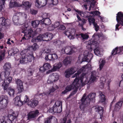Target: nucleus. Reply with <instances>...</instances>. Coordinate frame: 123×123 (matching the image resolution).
<instances>
[{
    "label": "nucleus",
    "instance_id": "nucleus-1",
    "mask_svg": "<svg viewBox=\"0 0 123 123\" xmlns=\"http://www.w3.org/2000/svg\"><path fill=\"white\" fill-rule=\"evenodd\" d=\"M96 96L95 93H91L86 97V95L84 94L80 100L81 103L80 106V109L84 110L85 107L89 104L90 101L95 100Z\"/></svg>",
    "mask_w": 123,
    "mask_h": 123
},
{
    "label": "nucleus",
    "instance_id": "nucleus-2",
    "mask_svg": "<svg viewBox=\"0 0 123 123\" xmlns=\"http://www.w3.org/2000/svg\"><path fill=\"white\" fill-rule=\"evenodd\" d=\"M10 74L9 73H5V79L3 80L1 77V74H0V84L2 86L4 91H7L9 84L12 81V78L10 76H9Z\"/></svg>",
    "mask_w": 123,
    "mask_h": 123
},
{
    "label": "nucleus",
    "instance_id": "nucleus-3",
    "mask_svg": "<svg viewBox=\"0 0 123 123\" xmlns=\"http://www.w3.org/2000/svg\"><path fill=\"white\" fill-rule=\"evenodd\" d=\"M27 27H25L24 25L22 27V32L24 33V35L21 41V42H22L23 40L29 39L31 37L33 38L35 36V32H33L32 30L30 29L27 30Z\"/></svg>",
    "mask_w": 123,
    "mask_h": 123
},
{
    "label": "nucleus",
    "instance_id": "nucleus-4",
    "mask_svg": "<svg viewBox=\"0 0 123 123\" xmlns=\"http://www.w3.org/2000/svg\"><path fill=\"white\" fill-rule=\"evenodd\" d=\"M99 45L98 42L92 40L89 41L87 48L90 51H92V49L95 48L94 49V52L95 55H98L100 54V52L99 48L98 47Z\"/></svg>",
    "mask_w": 123,
    "mask_h": 123
},
{
    "label": "nucleus",
    "instance_id": "nucleus-5",
    "mask_svg": "<svg viewBox=\"0 0 123 123\" xmlns=\"http://www.w3.org/2000/svg\"><path fill=\"white\" fill-rule=\"evenodd\" d=\"M82 78H80V80L76 78L74 79L72 85H71L67 86L66 87L65 89L68 92L71 91L72 88L73 89L75 88V91H77L80 86V82L81 83L82 81Z\"/></svg>",
    "mask_w": 123,
    "mask_h": 123
},
{
    "label": "nucleus",
    "instance_id": "nucleus-6",
    "mask_svg": "<svg viewBox=\"0 0 123 123\" xmlns=\"http://www.w3.org/2000/svg\"><path fill=\"white\" fill-rule=\"evenodd\" d=\"M116 20L117 23L116 25L115 30L118 31L120 27V24L123 26V13L121 12H118L117 14Z\"/></svg>",
    "mask_w": 123,
    "mask_h": 123
},
{
    "label": "nucleus",
    "instance_id": "nucleus-7",
    "mask_svg": "<svg viewBox=\"0 0 123 123\" xmlns=\"http://www.w3.org/2000/svg\"><path fill=\"white\" fill-rule=\"evenodd\" d=\"M8 97L6 95H2L0 97V111L7 105Z\"/></svg>",
    "mask_w": 123,
    "mask_h": 123
},
{
    "label": "nucleus",
    "instance_id": "nucleus-8",
    "mask_svg": "<svg viewBox=\"0 0 123 123\" xmlns=\"http://www.w3.org/2000/svg\"><path fill=\"white\" fill-rule=\"evenodd\" d=\"M24 15L25 17L26 16L25 13L19 12H17L16 15H14L12 18V20L15 24L18 25L19 21V17L23 16Z\"/></svg>",
    "mask_w": 123,
    "mask_h": 123
},
{
    "label": "nucleus",
    "instance_id": "nucleus-9",
    "mask_svg": "<svg viewBox=\"0 0 123 123\" xmlns=\"http://www.w3.org/2000/svg\"><path fill=\"white\" fill-rule=\"evenodd\" d=\"M15 82L17 84V88L18 92L19 93H21L24 90L23 86V82L21 80L17 79L16 80Z\"/></svg>",
    "mask_w": 123,
    "mask_h": 123
},
{
    "label": "nucleus",
    "instance_id": "nucleus-10",
    "mask_svg": "<svg viewBox=\"0 0 123 123\" xmlns=\"http://www.w3.org/2000/svg\"><path fill=\"white\" fill-rule=\"evenodd\" d=\"M76 48L74 47L68 46L64 47L62 49V51L64 50V53L67 55H70L75 51Z\"/></svg>",
    "mask_w": 123,
    "mask_h": 123
},
{
    "label": "nucleus",
    "instance_id": "nucleus-11",
    "mask_svg": "<svg viewBox=\"0 0 123 123\" xmlns=\"http://www.w3.org/2000/svg\"><path fill=\"white\" fill-rule=\"evenodd\" d=\"M55 106H54V113H60L62 111V103L60 101H57L55 103Z\"/></svg>",
    "mask_w": 123,
    "mask_h": 123
},
{
    "label": "nucleus",
    "instance_id": "nucleus-12",
    "mask_svg": "<svg viewBox=\"0 0 123 123\" xmlns=\"http://www.w3.org/2000/svg\"><path fill=\"white\" fill-rule=\"evenodd\" d=\"M47 2V0H36V5L37 7L40 8L45 6Z\"/></svg>",
    "mask_w": 123,
    "mask_h": 123
},
{
    "label": "nucleus",
    "instance_id": "nucleus-13",
    "mask_svg": "<svg viewBox=\"0 0 123 123\" xmlns=\"http://www.w3.org/2000/svg\"><path fill=\"white\" fill-rule=\"evenodd\" d=\"M74 67H72L69 68L65 71V74L66 77L69 78L71 75L74 74L75 72Z\"/></svg>",
    "mask_w": 123,
    "mask_h": 123
},
{
    "label": "nucleus",
    "instance_id": "nucleus-14",
    "mask_svg": "<svg viewBox=\"0 0 123 123\" xmlns=\"http://www.w3.org/2000/svg\"><path fill=\"white\" fill-rule=\"evenodd\" d=\"M117 54L120 55L123 54V47L119 48L117 47L113 50L111 55H114Z\"/></svg>",
    "mask_w": 123,
    "mask_h": 123
},
{
    "label": "nucleus",
    "instance_id": "nucleus-15",
    "mask_svg": "<svg viewBox=\"0 0 123 123\" xmlns=\"http://www.w3.org/2000/svg\"><path fill=\"white\" fill-rule=\"evenodd\" d=\"M38 103V101L37 100L34 98L31 99L30 101L28 102L27 105L31 107L34 108L37 105Z\"/></svg>",
    "mask_w": 123,
    "mask_h": 123
},
{
    "label": "nucleus",
    "instance_id": "nucleus-16",
    "mask_svg": "<svg viewBox=\"0 0 123 123\" xmlns=\"http://www.w3.org/2000/svg\"><path fill=\"white\" fill-rule=\"evenodd\" d=\"M84 58L82 59L83 61L87 62H89L91 61L92 58L93 57V55L91 53H89V52H87V55H85L84 54Z\"/></svg>",
    "mask_w": 123,
    "mask_h": 123
},
{
    "label": "nucleus",
    "instance_id": "nucleus-17",
    "mask_svg": "<svg viewBox=\"0 0 123 123\" xmlns=\"http://www.w3.org/2000/svg\"><path fill=\"white\" fill-rule=\"evenodd\" d=\"M39 113L38 111L37 110L29 113L27 115L28 119H30L35 117L38 115Z\"/></svg>",
    "mask_w": 123,
    "mask_h": 123
},
{
    "label": "nucleus",
    "instance_id": "nucleus-18",
    "mask_svg": "<svg viewBox=\"0 0 123 123\" xmlns=\"http://www.w3.org/2000/svg\"><path fill=\"white\" fill-rule=\"evenodd\" d=\"M18 115V114L17 112H13L11 115H9L8 116V118L13 122H16V119Z\"/></svg>",
    "mask_w": 123,
    "mask_h": 123
},
{
    "label": "nucleus",
    "instance_id": "nucleus-19",
    "mask_svg": "<svg viewBox=\"0 0 123 123\" xmlns=\"http://www.w3.org/2000/svg\"><path fill=\"white\" fill-rule=\"evenodd\" d=\"M26 58L27 62H31L33 60H34L35 57L34 56L33 52L30 51L27 54Z\"/></svg>",
    "mask_w": 123,
    "mask_h": 123
},
{
    "label": "nucleus",
    "instance_id": "nucleus-20",
    "mask_svg": "<svg viewBox=\"0 0 123 123\" xmlns=\"http://www.w3.org/2000/svg\"><path fill=\"white\" fill-rule=\"evenodd\" d=\"M81 73V72H79V71H78L77 73H76L74 75L73 77H76L75 79L76 78H77V79H79V80H80V78H82V81L81 83L80 82L79 83H80V86L81 85V86H83L84 83L83 82V79L84 78V76L85 75V74H83L81 75L80 77H78V78L77 77L79 76V75Z\"/></svg>",
    "mask_w": 123,
    "mask_h": 123
},
{
    "label": "nucleus",
    "instance_id": "nucleus-21",
    "mask_svg": "<svg viewBox=\"0 0 123 123\" xmlns=\"http://www.w3.org/2000/svg\"><path fill=\"white\" fill-rule=\"evenodd\" d=\"M44 34L42 35L40 34L37 37L33 38L31 40V41L32 42H34L40 41L42 40L44 41Z\"/></svg>",
    "mask_w": 123,
    "mask_h": 123
},
{
    "label": "nucleus",
    "instance_id": "nucleus-22",
    "mask_svg": "<svg viewBox=\"0 0 123 123\" xmlns=\"http://www.w3.org/2000/svg\"><path fill=\"white\" fill-rule=\"evenodd\" d=\"M16 1V0H11L9 4V7L10 8L15 6L22 7V5L18 3Z\"/></svg>",
    "mask_w": 123,
    "mask_h": 123
},
{
    "label": "nucleus",
    "instance_id": "nucleus-23",
    "mask_svg": "<svg viewBox=\"0 0 123 123\" xmlns=\"http://www.w3.org/2000/svg\"><path fill=\"white\" fill-rule=\"evenodd\" d=\"M3 68L5 70V73H9L10 72V69L11 68V64L8 62H6L4 65Z\"/></svg>",
    "mask_w": 123,
    "mask_h": 123
},
{
    "label": "nucleus",
    "instance_id": "nucleus-24",
    "mask_svg": "<svg viewBox=\"0 0 123 123\" xmlns=\"http://www.w3.org/2000/svg\"><path fill=\"white\" fill-rule=\"evenodd\" d=\"M44 41H48L51 40L53 38V34L51 33H46L44 34Z\"/></svg>",
    "mask_w": 123,
    "mask_h": 123
},
{
    "label": "nucleus",
    "instance_id": "nucleus-25",
    "mask_svg": "<svg viewBox=\"0 0 123 123\" xmlns=\"http://www.w3.org/2000/svg\"><path fill=\"white\" fill-rule=\"evenodd\" d=\"M14 104L18 106H20L22 105V102L20 99V97L18 96H17L14 99Z\"/></svg>",
    "mask_w": 123,
    "mask_h": 123
},
{
    "label": "nucleus",
    "instance_id": "nucleus-26",
    "mask_svg": "<svg viewBox=\"0 0 123 123\" xmlns=\"http://www.w3.org/2000/svg\"><path fill=\"white\" fill-rule=\"evenodd\" d=\"M54 92V87L53 86L52 87L49 89V90L46 92L41 93L39 94V96L42 95H43L44 94V95L47 96H51L52 94H53V93Z\"/></svg>",
    "mask_w": 123,
    "mask_h": 123
},
{
    "label": "nucleus",
    "instance_id": "nucleus-27",
    "mask_svg": "<svg viewBox=\"0 0 123 123\" xmlns=\"http://www.w3.org/2000/svg\"><path fill=\"white\" fill-rule=\"evenodd\" d=\"M123 103V98H120V100L115 105V109L116 111H118L121 108Z\"/></svg>",
    "mask_w": 123,
    "mask_h": 123
},
{
    "label": "nucleus",
    "instance_id": "nucleus-28",
    "mask_svg": "<svg viewBox=\"0 0 123 123\" xmlns=\"http://www.w3.org/2000/svg\"><path fill=\"white\" fill-rule=\"evenodd\" d=\"M40 22L41 24H44L45 25H50L51 23V20L49 18L42 19L40 21Z\"/></svg>",
    "mask_w": 123,
    "mask_h": 123
},
{
    "label": "nucleus",
    "instance_id": "nucleus-29",
    "mask_svg": "<svg viewBox=\"0 0 123 123\" xmlns=\"http://www.w3.org/2000/svg\"><path fill=\"white\" fill-rule=\"evenodd\" d=\"M71 61V57L67 56L65 58L63 61V63L64 65L66 66L70 64Z\"/></svg>",
    "mask_w": 123,
    "mask_h": 123
},
{
    "label": "nucleus",
    "instance_id": "nucleus-30",
    "mask_svg": "<svg viewBox=\"0 0 123 123\" xmlns=\"http://www.w3.org/2000/svg\"><path fill=\"white\" fill-rule=\"evenodd\" d=\"M96 109H97L98 112L100 115V118H102L103 116L104 110L103 107L100 106H98L96 107Z\"/></svg>",
    "mask_w": 123,
    "mask_h": 123
},
{
    "label": "nucleus",
    "instance_id": "nucleus-31",
    "mask_svg": "<svg viewBox=\"0 0 123 123\" xmlns=\"http://www.w3.org/2000/svg\"><path fill=\"white\" fill-rule=\"evenodd\" d=\"M7 20L4 18H0V26H5L7 25Z\"/></svg>",
    "mask_w": 123,
    "mask_h": 123
},
{
    "label": "nucleus",
    "instance_id": "nucleus-32",
    "mask_svg": "<svg viewBox=\"0 0 123 123\" xmlns=\"http://www.w3.org/2000/svg\"><path fill=\"white\" fill-rule=\"evenodd\" d=\"M38 47V46L36 43H34L31 46L28 47V50H31V51L32 52L36 50L37 49Z\"/></svg>",
    "mask_w": 123,
    "mask_h": 123
},
{
    "label": "nucleus",
    "instance_id": "nucleus-33",
    "mask_svg": "<svg viewBox=\"0 0 123 123\" xmlns=\"http://www.w3.org/2000/svg\"><path fill=\"white\" fill-rule=\"evenodd\" d=\"M26 54H24L22 55V57L20 61V63L25 64L27 62V61L26 58Z\"/></svg>",
    "mask_w": 123,
    "mask_h": 123
},
{
    "label": "nucleus",
    "instance_id": "nucleus-34",
    "mask_svg": "<svg viewBox=\"0 0 123 123\" xmlns=\"http://www.w3.org/2000/svg\"><path fill=\"white\" fill-rule=\"evenodd\" d=\"M6 91L8 92V93L10 96H14L15 92L14 90L10 87H8L7 89V91H4V92Z\"/></svg>",
    "mask_w": 123,
    "mask_h": 123
},
{
    "label": "nucleus",
    "instance_id": "nucleus-35",
    "mask_svg": "<svg viewBox=\"0 0 123 123\" xmlns=\"http://www.w3.org/2000/svg\"><path fill=\"white\" fill-rule=\"evenodd\" d=\"M41 23L40 21L38 20H36L32 21L31 22V25L33 27L36 28L37 27L40 23Z\"/></svg>",
    "mask_w": 123,
    "mask_h": 123
},
{
    "label": "nucleus",
    "instance_id": "nucleus-36",
    "mask_svg": "<svg viewBox=\"0 0 123 123\" xmlns=\"http://www.w3.org/2000/svg\"><path fill=\"white\" fill-rule=\"evenodd\" d=\"M6 50L4 49L3 50H0L1 54L0 55V61H1L4 59L5 55Z\"/></svg>",
    "mask_w": 123,
    "mask_h": 123
},
{
    "label": "nucleus",
    "instance_id": "nucleus-37",
    "mask_svg": "<svg viewBox=\"0 0 123 123\" xmlns=\"http://www.w3.org/2000/svg\"><path fill=\"white\" fill-rule=\"evenodd\" d=\"M53 74V73L52 74V75L49 76V79L47 81V82L48 83L51 84L53 83V82L54 81V75Z\"/></svg>",
    "mask_w": 123,
    "mask_h": 123
},
{
    "label": "nucleus",
    "instance_id": "nucleus-38",
    "mask_svg": "<svg viewBox=\"0 0 123 123\" xmlns=\"http://www.w3.org/2000/svg\"><path fill=\"white\" fill-rule=\"evenodd\" d=\"M99 95L100 96V101L102 102H105L106 100L105 95L103 94L102 92L99 91Z\"/></svg>",
    "mask_w": 123,
    "mask_h": 123
},
{
    "label": "nucleus",
    "instance_id": "nucleus-39",
    "mask_svg": "<svg viewBox=\"0 0 123 123\" xmlns=\"http://www.w3.org/2000/svg\"><path fill=\"white\" fill-rule=\"evenodd\" d=\"M22 6H24L26 9L29 8L31 6V5L30 4L29 2L28 1L23 2L22 3Z\"/></svg>",
    "mask_w": 123,
    "mask_h": 123
},
{
    "label": "nucleus",
    "instance_id": "nucleus-40",
    "mask_svg": "<svg viewBox=\"0 0 123 123\" xmlns=\"http://www.w3.org/2000/svg\"><path fill=\"white\" fill-rule=\"evenodd\" d=\"M97 77L96 72L95 71H93L92 73L91 78L92 81H94L96 79Z\"/></svg>",
    "mask_w": 123,
    "mask_h": 123
},
{
    "label": "nucleus",
    "instance_id": "nucleus-41",
    "mask_svg": "<svg viewBox=\"0 0 123 123\" xmlns=\"http://www.w3.org/2000/svg\"><path fill=\"white\" fill-rule=\"evenodd\" d=\"M47 55H46V56L45 57V60L47 61L51 60L53 59V54H50V53H48Z\"/></svg>",
    "mask_w": 123,
    "mask_h": 123
},
{
    "label": "nucleus",
    "instance_id": "nucleus-42",
    "mask_svg": "<svg viewBox=\"0 0 123 123\" xmlns=\"http://www.w3.org/2000/svg\"><path fill=\"white\" fill-rule=\"evenodd\" d=\"M62 66V62H59L56 66H54V71H56V69H59Z\"/></svg>",
    "mask_w": 123,
    "mask_h": 123
},
{
    "label": "nucleus",
    "instance_id": "nucleus-43",
    "mask_svg": "<svg viewBox=\"0 0 123 123\" xmlns=\"http://www.w3.org/2000/svg\"><path fill=\"white\" fill-rule=\"evenodd\" d=\"M5 3V0H0V11H1L3 8V6Z\"/></svg>",
    "mask_w": 123,
    "mask_h": 123
},
{
    "label": "nucleus",
    "instance_id": "nucleus-44",
    "mask_svg": "<svg viewBox=\"0 0 123 123\" xmlns=\"http://www.w3.org/2000/svg\"><path fill=\"white\" fill-rule=\"evenodd\" d=\"M88 21L89 22L90 25H91V24H92L93 25L94 23H95V18H88Z\"/></svg>",
    "mask_w": 123,
    "mask_h": 123
},
{
    "label": "nucleus",
    "instance_id": "nucleus-45",
    "mask_svg": "<svg viewBox=\"0 0 123 123\" xmlns=\"http://www.w3.org/2000/svg\"><path fill=\"white\" fill-rule=\"evenodd\" d=\"M53 117L51 116L49 117L48 118H47L46 120H45L44 123H51Z\"/></svg>",
    "mask_w": 123,
    "mask_h": 123
},
{
    "label": "nucleus",
    "instance_id": "nucleus-46",
    "mask_svg": "<svg viewBox=\"0 0 123 123\" xmlns=\"http://www.w3.org/2000/svg\"><path fill=\"white\" fill-rule=\"evenodd\" d=\"M43 66L46 70L48 69L51 67L50 64L49 63H44Z\"/></svg>",
    "mask_w": 123,
    "mask_h": 123
},
{
    "label": "nucleus",
    "instance_id": "nucleus-47",
    "mask_svg": "<svg viewBox=\"0 0 123 123\" xmlns=\"http://www.w3.org/2000/svg\"><path fill=\"white\" fill-rule=\"evenodd\" d=\"M105 62V60H102L101 62L99 65V70H101L102 69L104 65Z\"/></svg>",
    "mask_w": 123,
    "mask_h": 123
},
{
    "label": "nucleus",
    "instance_id": "nucleus-48",
    "mask_svg": "<svg viewBox=\"0 0 123 123\" xmlns=\"http://www.w3.org/2000/svg\"><path fill=\"white\" fill-rule=\"evenodd\" d=\"M80 35L83 39H87L89 37L88 35L86 34L81 33L80 34Z\"/></svg>",
    "mask_w": 123,
    "mask_h": 123
},
{
    "label": "nucleus",
    "instance_id": "nucleus-49",
    "mask_svg": "<svg viewBox=\"0 0 123 123\" xmlns=\"http://www.w3.org/2000/svg\"><path fill=\"white\" fill-rule=\"evenodd\" d=\"M49 14L46 13H43L42 15V17L43 18V19H44L49 18Z\"/></svg>",
    "mask_w": 123,
    "mask_h": 123
},
{
    "label": "nucleus",
    "instance_id": "nucleus-50",
    "mask_svg": "<svg viewBox=\"0 0 123 123\" xmlns=\"http://www.w3.org/2000/svg\"><path fill=\"white\" fill-rule=\"evenodd\" d=\"M72 32V31H71L70 32L69 31H64V33L65 34L66 36H67L68 37H69L70 36V35H71V34H72L71 33Z\"/></svg>",
    "mask_w": 123,
    "mask_h": 123
},
{
    "label": "nucleus",
    "instance_id": "nucleus-51",
    "mask_svg": "<svg viewBox=\"0 0 123 123\" xmlns=\"http://www.w3.org/2000/svg\"><path fill=\"white\" fill-rule=\"evenodd\" d=\"M93 27L95 28V30L96 31H97L99 30V27L98 25L96 23H94L93 25Z\"/></svg>",
    "mask_w": 123,
    "mask_h": 123
},
{
    "label": "nucleus",
    "instance_id": "nucleus-52",
    "mask_svg": "<svg viewBox=\"0 0 123 123\" xmlns=\"http://www.w3.org/2000/svg\"><path fill=\"white\" fill-rule=\"evenodd\" d=\"M91 13L94 15H100L101 14L100 12H99V11H98L92 12Z\"/></svg>",
    "mask_w": 123,
    "mask_h": 123
},
{
    "label": "nucleus",
    "instance_id": "nucleus-53",
    "mask_svg": "<svg viewBox=\"0 0 123 123\" xmlns=\"http://www.w3.org/2000/svg\"><path fill=\"white\" fill-rule=\"evenodd\" d=\"M37 11L33 9H31L30 12L32 15H35L37 13Z\"/></svg>",
    "mask_w": 123,
    "mask_h": 123
},
{
    "label": "nucleus",
    "instance_id": "nucleus-54",
    "mask_svg": "<svg viewBox=\"0 0 123 123\" xmlns=\"http://www.w3.org/2000/svg\"><path fill=\"white\" fill-rule=\"evenodd\" d=\"M50 50L49 49H44L42 50L41 52L42 53H48L49 52Z\"/></svg>",
    "mask_w": 123,
    "mask_h": 123
},
{
    "label": "nucleus",
    "instance_id": "nucleus-55",
    "mask_svg": "<svg viewBox=\"0 0 123 123\" xmlns=\"http://www.w3.org/2000/svg\"><path fill=\"white\" fill-rule=\"evenodd\" d=\"M60 24V21H58L55 22L54 23V28H57L58 27Z\"/></svg>",
    "mask_w": 123,
    "mask_h": 123
},
{
    "label": "nucleus",
    "instance_id": "nucleus-56",
    "mask_svg": "<svg viewBox=\"0 0 123 123\" xmlns=\"http://www.w3.org/2000/svg\"><path fill=\"white\" fill-rule=\"evenodd\" d=\"M39 70L41 72H43L45 71L46 70L45 68L44 67V66H43L42 67L40 68L39 69Z\"/></svg>",
    "mask_w": 123,
    "mask_h": 123
},
{
    "label": "nucleus",
    "instance_id": "nucleus-57",
    "mask_svg": "<svg viewBox=\"0 0 123 123\" xmlns=\"http://www.w3.org/2000/svg\"><path fill=\"white\" fill-rule=\"evenodd\" d=\"M5 120V117L4 116H1L0 117V123H4Z\"/></svg>",
    "mask_w": 123,
    "mask_h": 123
},
{
    "label": "nucleus",
    "instance_id": "nucleus-58",
    "mask_svg": "<svg viewBox=\"0 0 123 123\" xmlns=\"http://www.w3.org/2000/svg\"><path fill=\"white\" fill-rule=\"evenodd\" d=\"M14 51H12V50H9L8 52V54L9 55H10L12 56H13L14 55V54H15V53H14Z\"/></svg>",
    "mask_w": 123,
    "mask_h": 123
},
{
    "label": "nucleus",
    "instance_id": "nucleus-59",
    "mask_svg": "<svg viewBox=\"0 0 123 123\" xmlns=\"http://www.w3.org/2000/svg\"><path fill=\"white\" fill-rule=\"evenodd\" d=\"M74 34H71V35H70V36L69 37H68L70 39H73L74 38V37L75 36V31H74Z\"/></svg>",
    "mask_w": 123,
    "mask_h": 123
},
{
    "label": "nucleus",
    "instance_id": "nucleus-60",
    "mask_svg": "<svg viewBox=\"0 0 123 123\" xmlns=\"http://www.w3.org/2000/svg\"><path fill=\"white\" fill-rule=\"evenodd\" d=\"M55 74H54V82L57 81L59 79V75H57L56 73H55Z\"/></svg>",
    "mask_w": 123,
    "mask_h": 123
},
{
    "label": "nucleus",
    "instance_id": "nucleus-61",
    "mask_svg": "<svg viewBox=\"0 0 123 123\" xmlns=\"http://www.w3.org/2000/svg\"><path fill=\"white\" fill-rule=\"evenodd\" d=\"M4 123H15V122H13L9 119H7V120L5 121L4 120Z\"/></svg>",
    "mask_w": 123,
    "mask_h": 123
},
{
    "label": "nucleus",
    "instance_id": "nucleus-62",
    "mask_svg": "<svg viewBox=\"0 0 123 123\" xmlns=\"http://www.w3.org/2000/svg\"><path fill=\"white\" fill-rule=\"evenodd\" d=\"M59 29L64 30L66 29V27L65 26L63 25H61L60 26L59 28Z\"/></svg>",
    "mask_w": 123,
    "mask_h": 123
},
{
    "label": "nucleus",
    "instance_id": "nucleus-63",
    "mask_svg": "<svg viewBox=\"0 0 123 123\" xmlns=\"http://www.w3.org/2000/svg\"><path fill=\"white\" fill-rule=\"evenodd\" d=\"M54 71V65L53 66V67L52 68V69L51 70H49L47 71L46 73L47 74H49L50 73Z\"/></svg>",
    "mask_w": 123,
    "mask_h": 123
},
{
    "label": "nucleus",
    "instance_id": "nucleus-64",
    "mask_svg": "<svg viewBox=\"0 0 123 123\" xmlns=\"http://www.w3.org/2000/svg\"><path fill=\"white\" fill-rule=\"evenodd\" d=\"M29 101V99L27 95H26L25 97V102L26 103L28 102Z\"/></svg>",
    "mask_w": 123,
    "mask_h": 123
}]
</instances>
